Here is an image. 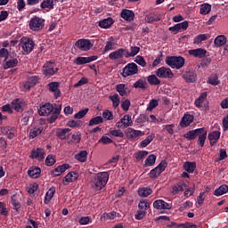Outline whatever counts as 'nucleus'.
Returning a JSON list of instances; mask_svg holds the SVG:
<instances>
[{"mask_svg":"<svg viewBox=\"0 0 228 228\" xmlns=\"http://www.w3.org/2000/svg\"><path fill=\"white\" fill-rule=\"evenodd\" d=\"M69 164H62L55 167L53 171V177H60L61 174H64L67 170H69Z\"/></svg>","mask_w":228,"mask_h":228,"instance_id":"nucleus-22","label":"nucleus"},{"mask_svg":"<svg viewBox=\"0 0 228 228\" xmlns=\"http://www.w3.org/2000/svg\"><path fill=\"white\" fill-rule=\"evenodd\" d=\"M147 154H149V151H140L134 154V158H135L136 161H143V159H145V157L147 156Z\"/></svg>","mask_w":228,"mask_h":228,"instance_id":"nucleus-49","label":"nucleus"},{"mask_svg":"<svg viewBox=\"0 0 228 228\" xmlns=\"http://www.w3.org/2000/svg\"><path fill=\"white\" fill-rule=\"evenodd\" d=\"M114 49H117V45L115 44V40L110 38L106 42L103 51L104 53H108L110 51H114Z\"/></svg>","mask_w":228,"mask_h":228,"instance_id":"nucleus-33","label":"nucleus"},{"mask_svg":"<svg viewBox=\"0 0 228 228\" xmlns=\"http://www.w3.org/2000/svg\"><path fill=\"white\" fill-rule=\"evenodd\" d=\"M188 29V21H183L181 23L175 24L173 27L169 28V31H172L175 35H177V33L181 31H186Z\"/></svg>","mask_w":228,"mask_h":228,"instance_id":"nucleus-12","label":"nucleus"},{"mask_svg":"<svg viewBox=\"0 0 228 228\" xmlns=\"http://www.w3.org/2000/svg\"><path fill=\"white\" fill-rule=\"evenodd\" d=\"M45 150L42 148L33 149L31 151L32 159H37V161H44L45 158Z\"/></svg>","mask_w":228,"mask_h":228,"instance_id":"nucleus-11","label":"nucleus"},{"mask_svg":"<svg viewBox=\"0 0 228 228\" xmlns=\"http://www.w3.org/2000/svg\"><path fill=\"white\" fill-rule=\"evenodd\" d=\"M137 73H138V65H136V63L134 62H131L123 68L121 76H123V77H129V76H134Z\"/></svg>","mask_w":228,"mask_h":228,"instance_id":"nucleus-5","label":"nucleus"},{"mask_svg":"<svg viewBox=\"0 0 228 228\" xmlns=\"http://www.w3.org/2000/svg\"><path fill=\"white\" fill-rule=\"evenodd\" d=\"M207 53H208V51H206L203 48H197V49H193V50H189V54L191 56H193L194 58H199V59L205 58Z\"/></svg>","mask_w":228,"mask_h":228,"instance_id":"nucleus-18","label":"nucleus"},{"mask_svg":"<svg viewBox=\"0 0 228 228\" xmlns=\"http://www.w3.org/2000/svg\"><path fill=\"white\" fill-rule=\"evenodd\" d=\"M138 207L141 209V211H147V209L151 208V204H149V201L142 200L139 202Z\"/></svg>","mask_w":228,"mask_h":228,"instance_id":"nucleus-59","label":"nucleus"},{"mask_svg":"<svg viewBox=\"0 0 228 228\" xmlns=\"http://www.w3.org/2000/svg\"><path fill=\"white\" fill-rule=\"evenodd\" d=\"M220 131H213L210 134H208V140L210 142V145L211 147H213V145L216 144V142H218V140H220Z\"/></svg>","mask_w":228,"mask_h":228,"instance_id":"nucleus-25","label":"nucleus"},{"mask_svg":"<svg viewBox=\"0 0 228 228\" xmlns=\"http://www.w3.org/2000/svg\"><path fill=\"white\" fill-rule=\"evenodd\" d=\"M191 122H193V116L191 114H185V115H183V117L180 122V126L182 127H188V126H190V124H191Z\"/></svg>","mask_w":228,"mask_h":228,"instance_id":"nucleus-29","label":"nucleus"},{"mask_svg":"<svg viewBox=\"0 0 228 228\" xmlns=\"http://www.w3.org/2000/svg\"><path fill=\"white\" fill-rule=\"evenodd\" d=\"M183 77L186 83H195V80L197 79V74H195V71H189L184 73Z\"/></svg>","mask_w":228,"mask_h":228,"instance_id":"nucleus-30","label":"nucleus"},{"mask_svg":"<svg viewBox=\"0 0 228 228\" xmlns=\"http://www.w3.org/2000/svg\"><path fill=\"white\" fill-rule=\"evenodd\" d=\"M109 99L111 101L113 108H118L120 104V96H118V94L110 95Z\"/></svg>","mask_w":228,"mask_h":228,"instance_id":"nucleus-43","label":"nucleus"},{"mask_svg":"<svg viewBox=\"0 0 228 228\" xmlns=\"http://www.w3.org/2000/svg\"><path fill=\"white\" fill-rule=\"evenodd\" d=\"M121 18L128 22H131V20H134V12L131 10L124 9L121 12Z\"/></svg>","mask_w":228,"mask_h":228,"instance_id":"nucleus-27","label":"nucleus"},{"mask_svg":"<svg viewBox=\"0 0 228 228\" xmlns=\"http://www.w3.org/2000/svg\"><path fill=\"white\" fill-rule=\"evenodd\" d=\"M110 180V175L108 172L98 173L91 181V186L95 191H101Z\"/></svg>","mask_w":228,"mask_h":228,"instance_id":"nucleus-1","label":"nucleus"},{"mask_svg":"<svg viewBox=\"0 0 228 228\" xmlns=\"http://www.w3.org/2000/svg\"><path fill=\"white\" fill-rule=\"evenodd\" d=\"M28 174L29 177H32V179H38V177H40V174H42V170L40 167H32L28 169Z\"/></svg>","mask_w":228,"mask_h":228,"instance_id":"nucleus-28","label":"nucleus"},{"mask_svg":"<svg viewBox=\"0 0 228 228\" xmlns=\"http://www.w3.org/2000/svg\"><path fill=\"white\" fill-rule=\"evenodd\" d=\"M19 61L17 59H11L7 61L4 64V69H13V67H17Z\"/></svg>","mask_w":228,"mask_h":228,"instance_id":"nucleus-56","label":"nucleus"},{"mask_svg":"<svg viewBox=\"0 0 228 228\" xmlns=\"http://www.w3.org/2000/svg\"><path fill=\"white\" fill-rule=\"evenodd\" d=\"M11 106L15 111L20 112L24 108V102L20 99H15L12 102Z\"/></svg>","mask_w":228,"mask_h":228,"instance_id":"nucleus-26","label":"nucleus"},{"mask_svg":"<svg viewBox=\"0 0 228 228\" xmlns=\"http://www.w3.org/2000/svg\"><path fill=\"white\" fill-rule=\"evenodd\" d=\"M203 132L204 128L191 130L188 133L184 134L183 137L186 138V140H195L199 136V134H202Z\"/></svg>","mask_w":228,"mask_h":228,"instance_id":"nucleus-17","label":"nucleus"},{"mask_svg":"<svg viewBox=\"0 0 228 228\" xmlns=\"http://www.w3.org/2000/svg\"><path fill=\"white\" fill-rule=\"evenodd\" d=\"M77 177H78V175L76 172H69L64 177V179L62 181V184H64V186H69V184H70V183H74V181H76V179H77Z\"/></svg>","mask_w":228,"mask_h":228,"instance_id":"nucleus-21","label":"nucleus"},{"mask_svg":"<svg viewBox=\"0 0 228 228\" xmlns=\"http://www.w3.org/2000/svg\"><path fill=\"white\" fill-rule=\"evenodd\" d=\"M155 137H156V135H154V134H150L146 139L142 140L140 142V146L142 149L147 147V145H149V143H151V142H152V140H154Z\"/></svg>","mask_w":228,"mask_h":228,"instance_id":"nucleus-53","label":"nucleus"},{"mask_svg":"<svg viewBox=\"0 0 228 228\" xmlns=\"http://www.w3.org/2000/svg\"><path fill=\"white\" fill-rule=\"evenodd\" d=\"M67 126H69V127H81V126H83V122L76 121V120H70V121L68 122Z\"/></svg>","mask_w":228,"mask_h":228,"instance_id":"nucleus-64","label":"nucleus"},{"mask_svg":"<svg viewBox=\"0 0 228 228\" xmlns=\"http://www.w3.org/2000/svg\"><path fill=\"white\" fill-rule=\"evenodd\" d=\"M211 12V4H202L200 5V13L201 15H208Z\"/></svg>","mask_w":228,"mask_h":228,"instance_id":"nucleus-48","label":"nucleus"},{"mask_svg":"<svg viewBox=\"0 0 228 228\" xmlns=\"http://www.w3.org/2000/svg\"><path fill=\"white\" fill-rule=\"evenodd\" d=\"M53 110H54V107L51 103H46L39 108L38 112L39 115L45 117L51 115Z\"/></svg>","mask_w":228,"mask_h":228,"instance_id":"nucleus-20","label":"nucleus"},{"mask_svg":"<svg viewBox=\"0 0 228 228\" xmlns=\"http://www.w3.org/2000/svg\"><path fill=\"white\" fill-rule=\"evenodd\" d=\"M75 45L80 51H90L92 47H94V45H92V43L88 39H78L75 43Z\"/></svg>","mask_w":228,"mask_h":228,"instance_id":"nucleus-9","label":"nucleus"},{"mask_svg":"<svg viewBox=\"0 0 228 228\" xmlns=\"http://www.w3.org/2000/svg\"><path fill=\"white\" fill-rule=\"evenodd\" d=\"M44 131L43 127L36 126L32 128L29 132V139L33 140L34 138H37L39 134H42V132Z\"/></svg>","mask_w":228,"mask_h":228,"instance_id":"nucleus-37","label":"nucleus"},{"mask_svg":"<svg viewBox=\"0 0 228 228\" xmlns=\"http://www.w3.org/2000/svg\"><path fill=\"white\" fill-rule=\"evenodd\" d=\"M147 81L143 79L137 80L133 86L134 88H141V90L147 89Z\"/></svg>","mask_w":228,"mask_h":228,"instance_id":"nucleus-45","label":"nucleus"},{"mask_svg":"<svg viewBox=\"0 0 228 228\" xmlns=\"http://www.w3.org/2000/svg\"><path fill=\"white\" fill-rule=\"evenodd\" d=\"M48 90L49 92H52V94H53L55 99H58V97H60V95L61 94V92L60 91V83L58 82L49 83Z\"/></svg>","mask_w":228,"mask_h":228,"instance_id":"nucleus-14","label":"nucleus"},{"mask_svg":"<svg viewBox=\"0 0 228 228\" xmlns=\"http://www.w3.org/2000/svg\"><path fill=\"white\" fill-rule=\"evenodd\" d=\"M146 22L152 23L161 20V15L158 13H151L145 17Z\"/></svg>","mask_w":228,"mask_h":228,"instance_id":"nucleus-36","label":"nucleus"},{"mask_svg":"<svg viewBox=\"0 0 228 228\" xmlns=\"http://www.w3.org/2000/svg\"><path fill=\"white\" fill-rule=\"evenodd\" d=\"M188 188H189L188 184L181 181V182H178L176 184L173 185L172 193L173 195H177L179 191H184V190H188Z\"/></svg>","mask_w":228,"mask_h":228,"instance_id":"nucleus-16","label":"nucleus"},{"mask_svg":"<svg viewBox=\"0 0 228 228\" xmlns=\"http://www.w3.org/2000/svg\"><path fill=\"white\" fill-rule=\"evenodd\" d=\"M116 91L121 95V97H126L127 95V86L126 84H118L116 86Z\"/></svg>","mask_w":228,"mask_h":228,"instance_id":"nucleus-38","label":"nucleus"},{"mask_svg":"<svg viewBox=\"0 0 228 228\" xmlns=\"http://www.w3.org/2000/svg\"><path fill=\"white\" fill-rule=\"evenodd\" d=\"M68 133H70V128L59 129L57 131V136L61 140H65V138H67V134Z\"/></svg>","mask_w":228,"mask_h":228,"instance_id":"nucleus-50","label":"nucleus"},{"mask_svg":"<svg viewBox=\"0 0 228 228\" xmlns=\"http://www.w3.org/2000/svg\"><path fill=\"white\" fill-rule=\"evenodd\" d=\"M41 8L43 10H45V8H48V10H53L54 9V0H44L41 3Z\"/></svg>","mask_w":228,"mask_h":228,"instance_id":"nucleus-42","label":"nucleus"},{"mask_svg":"<svg viewBox=\"0 0 228 228\" xmlns=\"http://www.w3.org/2000/svg\"><path fill=\"white\" fill-rule=\"evenodd\" d=\"M208 138V132L203 128V132L199 134L198 144L200 147H202L206 143V139Z\"/></svg>","mask_w":228,"mask_h":228,"instance_id":"nucleus-46","label":"nucleus"},{"mask_svg":"<svg viewBox=\"0 0 228 228\" xmlns=\"http://www.w3.org/2000/svg\"><path fill=\"white\" fill-rule=\"evenodd\" d=\"M86 113H88V108L79 110L77 113L74 115V118H78V119L84 118Z\"/></svg>","mask_w":228,"mask_h":228,"instance_id":"nucleus-63","label":"nucleus"},{"mask_svg":"<svg viewBox=\"0 0 228 228\" xmlns=\"http://www.w3.org/2000/svg\"><path fill=\"white\" fill-rule=\"evenodd\" d=\"M134 61L135 63H137V65H140L141 67H147V61H145V59L143 58V56L137 55L135 57Z\"/></svg>","mask_w":228,"mask_h":228,"instance_id":"nucleus-60","label":"nucleus"},{"mask_svg":"<svg viewBox=\"0 0 228 228\" xmlns=\"http://www.w3.org/2000/svg\"><path fill=\"white\" fill-rule=\"evenodd\" d=\"M102 119L104 120H113V112L106 110L102 112Z\"/></svg>","mask_w":228,"mask_h":228,"instance_id":"nucleus-62","label":"nucleus"},{"mask_svg":"<svg viewBox=\"0 0 228 228\" xmlns=\"http://www.w3.org/2000/svg\"><path fill=\"white\" fill-rule=\"evenodd\" d=\"M99 26L103 29H108V28H111V26H113V19L107 18V19L102 20L99 22Z\"/></svg>","mask_w":228,"mask_h":228,"instance_id":"nucleus-35","label":"nucleus"},{"mask_svg":"<svg viewBox=\"0 0 228 228\" xmlns=\"http://www.w3.org/2000/svg\"><path fill=\"white\" fill-rule=\"evenodd\" d=\"M159 106V102L156 99H152L150 101L148 107H147V111H152V110H155V108H158Z\"/></svg>","mask_w":228,"mask_h":228,"instance_id":"nucleus-58","label":"nucleus"},{"mask_svg":"<svg viewBox=\"0 0 228 228\" xmlns=\"http://www.w3.org/2000/svg\"><path fill=\"white\" fill-rule=\"evenodd\" d=\"M130 53L126 52V58H127L128 56H136L139 53H140V47L138 46H131L130 48Z\"/></svg>","mask_w":228,"mask_h":228,"instance_id":"nucleus-55","label":"nucleus"},{"mask_svg":"<svg viewBox=\"0 0 228 228\" xmlns=\"http://www.w3.org/2000/svg\"><path fill=\"white\" fill-rule=\"evenodd\" d=\"M109 134L111 136H115L116 138H124V132H122V130H117V129L110 130Z\"/></svg>","mask_w":228,"mask_h":228,"instance_id":"nucleus-61","label":"nucleus"},{"mask_svg":"<svg viewBox=\"0 0 228 228\" xmlns=\"http://www.w3.org/2000/svg\"><path fill=\"white\" fill-rule=\"evenodd\" d=\"M152 194V189L147 187H141L138 189L139 197H149Z\"/></svg>","mask_w":228,"mask_h":228,"instance_id":"nucleus-40","label":"nucleus"},{"mask_svg":"<svg viewBox=\"0 0 228 228\" xmlns=\"http://www.w3.org/2000/svg\"><path fill=\"white\" fill-rule=\"evenodd\" d=\"M225 193H228V186L225 184L221 185L214 191L216 197H222V195H225Z\"/></svg>","mask_w":228,"mask_h":228,"instance_id":"nucleus-34","label":"nucleus"},{"mask_svg":"<svg viewBox=\"0 0 228 228\" xmlns=\"http://www.w3.org/2000/svg\"><path fill=\"white\" fill-rule=\"evenodd\" d=\"M1 133H3V134H7L9 140H13L17 134V128L13 126H2Z\"/></svg>","mask_w":228,"mask_h":228,"instance_id":"nucleus-13","label":"nucleus"},{"mask_svg":"<svg viewBox=\"0 0 228 228\" xmlns=\"http://www.w3.org/2000/svg\"><path fill=\"white\" fill-rule=\"evenodd\" d=\"M207 83L208 85H212L213 86H216L220 85V80L218 79L217 75H213L208 77Z\"/></svg>","mask_w":228,"mask_h":228,"instance_id":"nucleus-54","label":"nucleus"},{"mask_svg":"<svg viewBox=\"0 0 228 228\" xmlns=\"http://www.w3.org/2000/svg\"><path fill=\"white\" fill-rule=\"evenodd\" d=\"M156 155L151 154L144 161L145 167H152L156 163Z\"/></svg>","mask_w":228,"mask_h":228,"instance_id":"nucleus-47","label":"nucleus"},{"mask_svg":"<svg viewBox=\"0 0 228 228\" xmlns=\"http://www.w3.org/2000/svg\"><path fill=\"white\" fill-rule=\"evenodd\" d=\"M184 58L182 56H167L166 58L167 65L171 67V69H176V70H179V69H183V67H184Z\"/></svg>","mask_w":228,"mask_h":228,"instance_id":"nucleus-2","label":"nucleus"},{"mask_svg":"<svg viewBox=\"0 0 228 228\" xmlns=\"http://www.w3.org/2000/svg\"><path fill=\"white\" fill-rule=\"evenodd\" d=\"M20 45L27 54H29L35 49V43L29 37H21Z\"/></svg>","mask_w":228,"mask_h":228,"instance_id":"nucleus-6","label":"nucleus"},{"mask_svg":"<svg viewBox=\"0 0 228 228\" xmlns=\"http://www.w3.org/2000/svg\"><path fill=\"white\" fill-rule=\"evenodd\" d=\"M155 209H172V203H167L163 200H157L153 202Z\"/></svg>","mask_w":228,"mask_h":228,"instance_id":"nucleus-15","label":"nucleus"},{"mask_svg":"<svg viewBox=\"0 0 228 228\" xmlns=\"http://www.w3.org/2000/svg\"><path fill=\"white\" fill-rule=\"evenodd\" d=\"M58 70L54 62H45L43 66L42 72L46 77H51V76H54Z\"/></svg>","mask_w":228,"mask_h":228,"instance_id":"nucleus-4","label":"nucleus"},{"mask_svg":"<svg viewBox=\"0 0 228 228\" xmlns=\"http://www.w3.org/2000/svg\"><path fill=\"white\" fill-rule=\"evenodd\" d=\"M208 99V93H201L198 99L195 100L194 104L196 108H202L206 106V101Z\"/></svg>","mask_w":228,"mask_h":228,"instance_id":"nucleus-23","label":"nucleus"},{"mask_svg":"<svg viewBox=\"0 0 228 228\" xmlns=\"http://www.w3.org/2000/svg\"><path fill=\"white\" fill-rule=\"evenodd\" d=\"M127 53L126 49L124 48H119L118 50H115L114 52H111L109 54V58L112 61L115 60H122V58H124L126 55V53Z\"/></svg>","mask_w":228,"mask_h":228,"instance_id":"nucleus-10","label":"nucleus"},{"mask_svg":"<svg viewBox=\"0 0 228 228\" xmlns=\"http://www.w3.org/2000/svg\"><path fill=\"white\" fill-rule=\"evenodd\" d=\"M147 81L150 85L152 86L159 85L161 83V81L159 80V78H158V77H156V75L148 76Z\"/></svg>","mask_w":228,"mask_h":228,"instance_id":"nucleus-52","label":"nucleus"},{"mask_svg":"<svg viewBox=\"0 0 228 228\" xmlns=\"http://www.w3.org/2000/svg\"><path fill=\"white\" fill-rule=\"evenodd\" d=\"M88 156V152L86 151H81L79 153L75 155V159L80 163H85L86 161V158Z\"/></svg>","mask_w":228,"mask_h":228,"instance_id":"nucleus-41","label":"nucleus"},{"mask_svg":"<svg viewBox=\"0 0 228 228\" xmlns=\"http://www.w3.org/2000/svg\"><path fill=\"white\" fill-rule=\"evenodd\" d=\"M37 82L38 78L37 77H30L28 82L25 84L24 87L27 90H29L30 88H32V86H35V85H37Z\"/></svg>","mask_w":228,"mask_h":228,"instance_id":"nucleus-44","label":"nucleus"},{"mask_svg":"<svg viewBox=\"0 0 228 228\" xmlns=\"http://www.w3.org/2000/svg\"><path fill=\"white\" fill-rule=\"evenodd\" d=\"M226 43L227 37L224 35L217 36L214 40L216 47H222V45H225Z\"/></svg>","mask_w":228,"mask_h":228,"instance_id":"nucleus-32","label":"nucleus"},{"mask_svg":"<svg viewBox=\"0 0 228 228\" xmlns=\"http://www.w3.org/2000/svg\"><path fill=\"white\" fill-rule=\"evenodd\" d=\"M131 126H133V119L129 115H125L116 123V127H118V129H126Z\"/></svg>","mask_w":228,"mask_h":228,"instance_id":"nucleus-8","label":"nucleus"},{"mask_svg":"<svg viewBox=\"0 0 228 228\" xmlns=\"http://www.w3.org/2000/svg\"><path fill=\"white\" fill-rule=\"evenodd\" d=\"M183 168L188 174H193L197 168V163L186 161L183 165Z\"/></svg>","mask_w":228,"mask_h":228,"instance_id":"nucleus-31","label":"nucleus"},{"mask_svg":"<svg viewBox=\"0 0 228 228\" xmlns=\"http://www.w3.org/2000/svg\"><path fill=\"white\" fill-rule=\"evenodd\" d=\"M97 60V56L94 55L91 57H77L74 63L76 65H85L86 63H91V61H95Z\"/></svg>","mask_w":228,"mask_h":228,"instance_id":"nucleus-19","label":"nucleus"},{"mask_svg":"<svg viewBox=\"0 0 228 228\" xmlns=\"http://www.w3.org/2000/svg\"><path fill=\"white\" fill-rule=\"evenodd\" d=\"M209 38L208 34H200L196 37H194V44H201Z\"/></svg>","mask_w":228,"mask_h":228,"instance_id":"nucleus-51","label":"nucleus"},{"mask_svg":"<svg viewBox=\"0 0 228 228\" xmlns=\"http://www.w3.org/2000/svg\"><path fill=\"white\" fill-rule=\"evenodd\" d=\"M102 122H104V119L102 118V117L101 116H97L95 118H93L90 121H89V126H97L99 124H102Z\"/></svg>","mask_w":228,"mask_h":228,"instance_id":"nucleus-57","label":"nucleus"},{"mask_svg":"<svg viewBox=\"0 0 228 228\" xmlns=\"http://www.w3.org/2000/svg\"><path fill=\"white\" fill-rule=\"evenodd\" d=\"M143 134H145V133L133 128H129L126 133L127 138H131L132 140H136V138H140V136H143Z\"/></svg>","mask_w":228,"mask_h":228,"instance_id":"nucleus-24","label":"nucleus"},{"mask_svg":"<svg viewBox=\"0 0 228 228\" xmlns=\"http://www.w3.org/2000/svg\"><path fill=\"white\" fill-rule=\"evenodd\" d=\"M28 26L32 31H40L41 29H44V26H45V20L35 16L30 20Z\"/></svg>","mask_w":228,"mask_h":228,"instance_id":"nucleus-3","label":"nucleus"},{"mask_svg":"<svg viewBox=\"0 0 228 228\" xmlns=\"http://www.w3.org/2000/svg\"><path fill=\"white\" fill-rule=\"evenodd\" d=\"M54 193H56V188L51 187L45 194V204H49V202H51V200L54 197Z\"/></svg>","mask_w":228,"mask_h":228,"instance_id":"nucleus-39","label":"nucleus"},{"mask_svg":"<svg viewBox=\"0 0 228 228\" xmlns=\"http://www.w3.org/2000/svg\"><path fill=\"white\" fill-rule=\"evenodd\" d=\"M156 76L162 79H172V77H174V73L170 68L161 67L156 70Z\"/></svg>","mask_w":228,"mask_h":228,"instance_id":"nucleus-7","label":"nucleus"}]
</instances>
